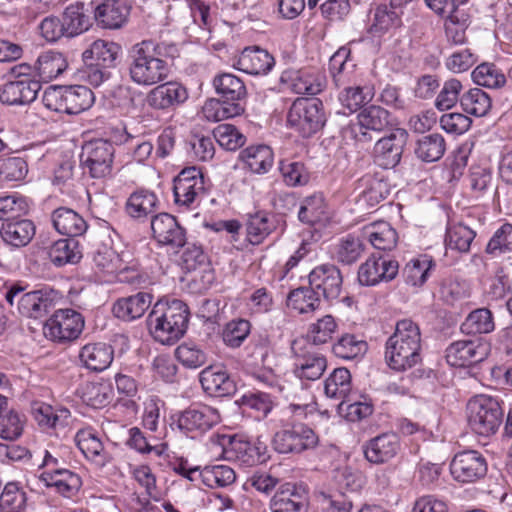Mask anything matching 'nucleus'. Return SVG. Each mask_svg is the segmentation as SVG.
I'll return each mask as SVG.
<instances>
[{"label":"nucleus","mask_w":512,"mask_h":512,"mask_svg":"<svg viewBox=\"0 0 512 512\" xmlns=\"http://www.w3.org/2000/svg\"><path fill=\"white\" fill-rule=\"evenodd\" d=\"M356 120L358 132L354 130V137L361 142L371 141L372 137L369 132L380 133L393 125L391 113L375 104L362 108L358 112Z\"/></svg>","instance_id":"18"},{"label":"nucleus","mask_w":512,"mask_h":512,"mask_svg":"<svg viewBox=\"0 0 512 512\" xmlns=\"http://www.w3.org/2000/svg\"><path fill=\"white\" fill-rule=\"evenodd\" d=\"M205 179L200 168L182 169L173 179V202L178 212L197 208L205 194Z\"/></svg>","instance_id":"8"},{"label":"nucleus","mask_w":512,"mask_h":512,"mask_svg":"<svg viewBox=\"0 0 512 512\" xmlns=\"http://www.w3.org/2000/svg\"><path fill=\"white\" fill-rule=\"evenodd\" d=\"M41 89L40 81L11 80L0 90V100L8 105H25L33 102Z\"/></svg>","instance_id":"32"},{"label":"nucleus","mask_w":512,"mask_h":512,"mask_svg":"<svg viewBox=\"0 0 512 512\" xmlns=\"http://www.w3.org/2000/svg\"><path fill=\"white\" fill-rule=\"evenodd\" d=\"M385 361L396 372L410 370L422 362V334L412 319L396 322L393 334L386 340Z\"/></svg>","instance_id":"2"},{"label":"nucleus","mask_w":512,"mask_h":512,"mask_svg":"<svg viewBox=\"0 0 512 512\" xmlns=\"http://www.w3.org/2000/svg\"><path fill=\"white\" fill-rule=\"evenodd\" d=\"M213 445L221 448V457L227 461L253 467L266 461L267 447L260 441H251L240 435L216 433L210 437Z\"/></svg>","instance_id":"4"},{"label":"nucleus","mask_w":512,"mask_h":512,"mask_svg":"<svg viewBox=\"0 0 512 512\" xmlns=\"http://www.w3.org/2000/svg\"><path fill=\"white\" fill-rule=\"evenodd\" d=\"M342 87L338 100L350 114L360 111L374 97L373 89L368 86L347 84Z\"/></svg>","instance_id":"52"},{"label":"nucleus","mask_w":512,"mask_h":512,"mask_svg":"<svg viewBox=\"0 0 512 512\" xmlns=\"http://www.w3.org/2000/svg\"><path fill=\"white\" fill-rule=\"evenodd\" d=\"M365 250L363 241L355 235L348 234L333 246V257L340 263L351 265L358 261Z\"/></svg>","instance_id":"56"},{"label":"nucleus","mask_w":512,"mask_h":512,"mask_svg":"<svg viewBox=\"0 0 512 512\" xmlns=\"http://www.w3.org/2000/svg\"><path fill=\"white\" fill-rule=\"evenodd\" d=\"M401 443L397 434L382 433L370 439L363 446L365 458L373 464H382L393 459L400 451Z\"/></svg>","instance_id":"26"},{"label":"nucleus","mask_w":512,"mask_h":512,"mask_svg":"<svg viewBox=\"0 0 512 512\" xmlns=\"http://www.w3.org/2000/svg\"><path fill=\"white\" fill-rule=\"evenodd\" d=\"M62 21L66 29V37H76L92 26L91 17L84 2L76 1L69 4L62 13Z\"/></svg>","instance_id":"42"},{"label":"nucleus","mask_w":512,"mask_h":512,"mask_svg":"<svg viewBox=\"0 0 512 512\" xmlns=\"http://www.w3.org/2000/svg\"><path fill=\"white\" fill-rule=\"evenodd\" d=\"M199 381L204 392L212 397H230L237 391L235 381L222 366L204 368L199 374Z\"/></svg>","instance_id":"22"},{"label":"nucleus","mask_w":512,"mask_h":512,"mask_svg":"<svg viewBox=\"0 0 512 512\" xmlns=\"http://www.w3.org/2000/svg\"><path fill=\"white\" fill-rule=\"evenodd\" d=\"M466 413L470 429L483 437L497 433L504 415L501 402L485 394L473 396L467 403Z\"/></svg>","instance_id":"5"},{"label":"nucleus","mask_w":512,"mask_h":512,"mask_svg":"<svg viewBox=\"0 0 512 512\" xmlns=\"http://www.w3.org/2000/svg\"><path fill=\"white\" fill-rule=\"evenodd\" d=\"M201 483L211 489L226 488L236 481V472L225 464L205 465L199 472Z\"/></svg>","instance_id":"49"},{"label":"nucleus","mask_w":512,"mask_h":512,"mask_svg":"<svg viewBox=\"0 0 512 512\" xmlns=\"http://www.w3.org/2000/svg\"><path fill=\"white\" fill-rule=\"evenodd\" d=\"M121 50V46L113 41L97 39L83 51L82 60L86 64L111 68L115 66Z\"/></svg>","instance_id":"33"},{"label":"nucleus","mask_w":512,"mask_h":512,"mask_svg":"<svg viewBox=\"0 0 512 512\" xmlns=\"http://www.w3.org/2000/svg\"><path fill=\"white\" fill-rule=\"evenodd\" d=\"M66 114L77 115L92 107L93 91L85 85L65 86Z\"/></svg>","instance_id":"53"},{"label":"nucleus","mask_w":512,"mask_h":512,"mask_svg":"<svg viewBox=\"0 0 512 512\" xmlns=\"http://www.w3.org/2000/svg\"><path fill=\"white\" fill-rule=\"evenodd\" d=\"M75 442L84 457L97 468H102L111 462L112 456L105 449L98 432L92 427L79 429Z\"/></svg>","instance_id":"23"},{"label":"nucleus","mask_w":512,"mask_h":512,"mask_svg":"<svg viewBox=\"0 0 512 512\" xmlns=\"http://www.w3.org/2000/svg\"><path fill=\"white\" fill-rule=\"evenodd\" d=\"M512 252V224H502L489 239L485 250V267L496 264V259Z\"/></svg>","instance_id":"43"},{"label":"nucleus","mask_w":512,"mask_h":512,"mask_svg":"<svg viewBox=\"0 0 512 512\" xmlns=\"http://www.w3.org/2000/svg\"><path fill=\"white\" fill-rule=\"evenodd\" d=\"M308 506L306 490L291 482L282 484L269 502L271 512H307Z\"/></svg>","instance_id":"20"},{"label":"nucleus","mask_w":512,"mask_h":512,"mask_svg":"<svg viewBox=\"0 0 512 512\" xmlns=\"http://www.w3.org/2000/svg\"><path fill=\"white\" fill-rule=\"evenodd\" d=\"M272 444L281 454H300L315 449L319 444V436L307 424L295 422L277 431Z\"/></svg>","instance_id":"9"},{"label":"nucleus","mask_w":512,"mask_h":512,"mask_svg":"<svg viewBox=\"0 0 512 512\" xmlns=\"http://www.w3.org/2000/svg\"><path fill=\"white\" fill-rule=\"evenodd\" d=\"M492 312L487 308H479L472 311L461 325V331L465 334H486L494 330Z\"/></svg>","instance_id":"64"},{"label":"nucleus","mask_w":512,"mask_h":512,"mask_svg":"<svg viewBox=\"0 0 512 512\" xmlns=\"http://www.w3.org/2000/svg\"><path fill=\"white\" fill-rule=\"evenodd\" d=\"M85 321L81 313L74 309H58L44 325V335L60 344L72 342L79 338Z\"/></svg>","instance_id":"10"},{"label":"nucleus","mask_w":512,"mask_h":512,"mask_svg":"<svg viewBox=\"0 0 512 512\" xmlns=\"http://www.w3.org/2000/svg\"><path fill=\"white\" fill-rule=\"evenodd\" d=\"M274 65V57L259 46L245 47L233 64L237 70L254 76L267 75Z\"/></svg>","instance_id":"24"},{"label":"nucleus","mask_w":512,"mask_h":512,"mask_svg":"<svg viewBox=\"0 0 512 512\" xmlns=\"http://www.w3.org/2000/svg\"><path fill=\"white\" fill-rule=\"evenodd\" d=\"M398 262L385 256H370L358 269V280L361 285L375 286L387 282L398 274Z\"/></svg>","instance_id":"21"},{"label":"nucleus","mask_w":512,"mask_h":512,"mask_svg":"<svg viewBox=\"0 0 512 512\" xmlns=\"http://www.w3.org/2000/svg\"><path fill=\"white\" fill-rule=\"evenodd\" d=\"M35 234L36 226L34 222L25 218L3 222L0 228L1 239L12 248L27 246Z\"/></svg>","instance_id":"30"},{"label":"nucleus","mask_w":512,"mask_h":512,"mask_svg":"<svg viewBox=\"0 0 512 512\" xmlns=\"http://www.w3.org/2000/svg\"><path fill=\"white\" fill-rule=\"evenodd\" d=\"M446 151L445 138L439 133L424 135L416 142L415 155L423 162L440 160Z\"/></svg>","instance_id":"54"},{"label":"nucleus","mask_w":512,"mask_h":512,"mask_svg":"<svg viewBox=\"0 0 512 512\" xmlns=\"http://www.w3.org/2000/svg\"><path fill=\"white\" fill-rule=\"evenodd\" d=\"M114 158L113 145L105 140L91 141L83 147L81 162L87 173L95 179L111 175Z\"/></svg>","instance_id":"13"},{"label":"nucleus","mask_w":512,"mask_h":512,"mask_svg":"<svg viewBox=\"0 0 512 512\" xmlns=\"http://www.w3.org/2000/svg\"><path fill=\"white\" fill-rule=\"evenodd\" d=\"M189 317V308L183 301L162 298L148 316L150 333L157 342L172 345L186 333Z\"/></svg>","instance_id":"3"},{"label":"nucleus","mask_w":512,"mask_h":512,"mask_svg":"<svg viewBox=\"0 0 512 512\" xmlns=\"http://www.w3.org/2000/svg\"><path fill=\"white\" fill-rule=\"evenodd\" d=\"M365 235L375 249L382 251L392 250L398 241L396 230L386 221H377L367 225Z\"/></svg>","instance_id":"48"},{"label":"nucleus","mask_w":512,"mask_h":512,"mask_svg":"<svg viewBox=\"0 0 512 512\" xmlns=\"http://www.w3.org/2000/svg\"><path fill=\"white\" fill-rule=\"evenodd\" d=\"M171 426L192 439L198 438L221 422L217 408L206 404H192L171 416Z\"/></svg>","instance_id":"7"},{"label":"nucleus","mask_w":512,"mask_h":512,"mask_svg":"<svg viewBox=\"0 0 512 512\" xmlns=\"http://www.w3.org/2000/svg\"><path fill=\"white\" fill-rule=\"evenodd\" d=\"M121 259L122 253L118 254L107 246H102L97 249L92 259V270L94 276L100 282H114Z\"/></svg>","instance_id":"41"},{"label":"nucleus","mask_w":512,"mask_h":512,"mask_svg":"<svg viewBox=\"0 0 512 512\" xmlns=\"http://www.w3.org/2000/svg\"><path fill=\"white\" fill-rule=\"evenodd\" d=\"M68 67L66 57L57 51H46L39 55L35 62V75L41 82H49L57 78Z\"/></svg>","instance_id":"44"},{"label":"nucleus","mask_w":512,"mask_h":512,"mask_svg":"<svg viewBox=\"0 0 512 512\" xmlns=\"http://www.w3.org/2000/svg\"><path fill=\"white\" fill-rule=\"evenodd\" d=\"M188 99V91L178 82L157 84L147 94V103L158 110H167L183 104Z\"/></svg>","instance_id":"27"},{"label":"nucleus","mask_w":512,"mask_h":512,"mask_svg":"<svg viewBox=\"0 0 512 512\" xmlns=\"http://www.w3.org/2000/svg\"><path fill=\"white\" fill-rule=\"evenodd\" d=\"M290 88L296 94L317 95L325 87L324 78L314 70L301 69L291 74Z\"/></svg>","instance_id":"47"},{"label":"nucleus","mask_w":512,"mask_h":512,"mask_svg":"<svg viewBox=\"0 0 512 512\" xmlns=\"http://www.w3.org/2000/svg\"><path fill=\"white\" fill-rule=\"evenodd\" d=\"M446 361L454 367H468L483 361L489 354V345L480 338L458 340L446 348Z\"/></svg>","instance_id":"15"},{"label":"nucleus","mask_w":512,"mask_h":512,"mask_svg":"<svg viewBox=\"0 0 512 512\" xmlns=\"http://www.w3.org/2000/svg\"><path fill=\"white\" fill-rule=\"evenodd\" d=\"M293 373L301 380L315 381L327 368L326 357L311 344L294 341L292 345Z\"/></svg>","instance_id":"12"},{"label":"nucleus","mask_w":512,"mask_h":512,"mask_svg":"<svg viewBox=\"0 0 512 512\" xmlns=\"http://www.w3.org/2000/svg\"><path fill=\"white\" fill-rule=\"evenodd\" d=\"M239 158L243 168L254 174H266L273 167L274 153L264 144L251 145L240 152Z\"/></svg>","instance_id":"39"},{"label":"nucleus","mask_w":512,"mask_h":512,"mask_svg":"<svg viewBox=\"0 0 512 512\" xmlns=\"http://www.w3.org/2000/svg\"><path fill=\"white\" fill-rule=\"evenodd\" d=\"M352 388L351 374L347 368H336L325 380V394L330 398L344 401L350 396Z\"/></svg>","instance_id":"61"},{"label":"nucleus","mask_w":512,"mask_h":512,"mask_svg":"<svg viewBox=\"0 0 512 512\" xmlns=\"http://www.w3.org/2000/svg\"><path fill=\"white\" fill-rule=\"evenodd\" d=\"M23 288L19 285H12L5 294L6 301L12 306L14 299L21 294L18 300V311L20 314L30 318L41 316L47 307V299L41 291H31L22 294Z\"/></svg>","instance_id":"31"},{"label":"nucleus","mask_w":512,"mask_h":512,"mask_svg":"<svg viewBox=\"0 0 512 512\" xmlns=\"http://www.w3.org/2000/svg\"><path fill=\"white\" fill-rule=\"evenodd\" d=\"M476 232L463 223L449 224L446 229L445 245L448 249L461 253L468 252Z\"/></svg>","instance_id":"62"},{"label":"nucleus","mask_w":512,"mask_h":512,"mask_svg":"<svg viewBox=\"0 0 512 512\" xmlns=\"http://www.w3.org/2000/svg\"><path fill=\"white\" fill-rule=\"evenodd\" d=\"M212 85L220 98L229 104L238 103L245 112L247 89L240 77L228 72L219 73L213 78Z\"/></svg>","instance_id":"28"},{"label":"nucleus","mask_w":512,"mask_h":512,"mask_svg":"<svg viewBox=\"0 0 512 512\" xmlns=\"http://www.w3.org/2000/svg\"><path fill=\"white\" fill-rule=\"evenodd\" d=\"M298 218L301 222L315 225L328 219L327 204L321 194L306 197L300 206Z\"/></svg>","instance_id":"59"},{"label":"nucleus","mask_w":512,"mask_h":512,"mask_svg":"<svg viewBox=\"0 0 512 512\" xmlns=\"http://www.w3.org/2000/svg\"><path fill=\"white\" fill-rule=\"evenodd\" d=\"M276 398L260 390L248 391L239 399V405L244 412L260 420L268 416L275 406Z\"/></svg>","instance_id":"46"},{"label":"nucleus","mask_w":512,"mask_h":512,"mask_svg":"<svg viewBox=\"0 0 512 512\" xmlns=\"http://www.w3.org/2000/svg\"><path fill=\"white\" fill-rule=\"evenodd\" d=\"M488 471L487 460L477 450H463L454 455L450 462V473L459 483H475L484 478Z\"/></svg>","instance_id":"14"},{"label":"nucleus","mask_w":512,"mask_h":512,"mask_svg":"<svg viewBox=\"0 0 512 512\" xmlns=\"http://www.w3.org/2000/svg\"><path fill=\"white\" fill-rule=\"evenodd\" d=\"M163 44L142 40L128 51V76L138 86L150 87L164 82L170 65L162 55Z\"/></svg>","instance_id":"1"},{"label":"nucleus","mask_w":512,"mask_h":512,"mask_svg":"<svg viewBox=\"0 0 512 512\" xmlns=\"http://www.w3.org/2000/svg\"><path fill=\"white\" fill-rule=\"evenodd\" d=\"M160 202L156 193L147 188H138L126 200L125 212L134 219H145L154 214Z\"/></svg>","instance_id":"35"},{"label":"nucleus","mask_w":512,"mask_h":512,"mask_svg":"<svg viewBox=\"0 0 512 512\" xmlns=\"http://www.w3.org/2000/svg\"><path fill=\"white\" fill-rule=\"evenodd\" d=\"M131 9L129 0H103L95 7L94 18L103 28L119 29L127 23Z\"/></svg>","instance_id":"25"},{"label":"nucleus","mask_w":512,"mask_h":512,"mask_svg":"<svg viewBox=\"0 0 512 512\" xmlns=\"http://www.w3.org/2000/svg\"><path fill=\"white\" fill-rule=\"evenodd\" d=\"M460 105L466 114L483 117L492 108L490 95L480 88H471L460 98Z\"/></svg>","instance_id":"58"},{"label":"nucleus","mask_w":512,"mask_h":512,"mask_svg":"<svg viewBox=\"0 0 512 512\" xmlns=\"http://www.w3.org/2000/svg\"><path fill=\"white\" fill-rule=\"evenodd\" d=\"M51 222L54 229L67 237H78L83 235L87 228L84 218L68 207H58L51 213Z\"/></svg>","instance_id":"37"},{"label":"nucleus","mask_w":512,"mask_h":512,"mask_svg":"<svg viewBox=\"0 0 512 512\" xmlns=\"http://www.w3.org/2000/svg\"><path fill=\"white\" fill-rule=\"evenodd\" d=\"M29 209L28 198L17 192L0 197V220L3 222L23 218L28 214Z\"/></svg>","instance_id":"60"},{"label":"nucleus","mask_w":512,"mask_h":512,"mask_svg":"<svg viewBox=\"0 0 512 512\" xmlns=\"http://www.w3.org/2000/svg\"><path fill=\"white\" fill-rule=\"evenodd\" d=\"M408 133L403 128H395L379 139L373 149L374 161L385 169L394 168L401 160Z\"/></svg>","instance_id":"17"},{"label":"nucleus","mask_w":512,"mask_h":512,"mask_svg":"<svg viewBox=\"0 0 512 512\" xmlns=\"http://www.w3.org/2000/svg\"><path fill=\"white\" fill-rule=\"evenodd\" d=\"M319 294L309 287L292 290L287 297V305L299 314L314 312L320 306Z\"/></svg>","instance_id":"63"},{"label":"nucleus","mask_w":512,"mask_h":512,"mask_svg":"<svg viewBox=\"0 0 512 512\" xmlns=\"http://www.w3.org/2000/svg\"><path fill=\"white\" fill-rule=\"evenodd\" d=\"M322 101L318 98H297L287 113V125L302 137L308 138L320 131L326 123Z\"/></svg>","instance_id":"6"},{"label":"nucleus","mask_w":512,"mask_h":512,"mask_svg":"<svg viewBox=\"0 0 512 512\" xmlns=\"http://www.w3.org/2000/svg\"><path fill=\"white\" fill-rule=\"evenodd\" d=\"M356 64L351 58V50L340 47L329 60V72L337 87L354 83Z\"/></svg>","instance_id":"40"},{"label":"nucleus","mask_w":512,"mask_h":512,"mask_svg":"<svg viewBox=\"0 0 512 512\" xmlns=\"http://www.w3.org/2000/svg\"><path fill=\"white\" fill-rule=\"evenodd\" d=\"M82 365L95 372L107 369L114 359V349L103 342L88 343L79 352Z\"/></svg>","instance_id":"36"},{"label":"nucleus","mask_w":512,"mask_h":512,"mask_svg":"<svg viewBox=\"0 0 512 512\" xmlns=\"http://www.w3.org/2000/svg\"><path fill=\"white\" fill-rule=\"evenodd\" d=\"M410 0H389L371 10L369 33L374 37L393 36L403 26L405 4Z\"/></svg>","instance_id":"11"},{"label":"nucleus","mask_w":512,"mask_h":512,"mask_svg":"<svg viewBox=\"0 0 512 512\" xmlns=\"http://www.w3.org/2000/svg\"><path fill=\"white\" fill-rule=\"evenodd\" d=\"M436 264L427 254L411 259L403 269L405 283L413 287H421L428 280Z\"/></svg>","instance_id":"51"},{"label":"nucleus","mask_w":512,"mask_h":512,"mask_svg":"<svg viewBox=\"0 0 512 512\" xmlns=\"http://www.w3.org/2000/svg\"><path fill=\"white\" fill-rule=\"evenodd\" d=\"M368 350V344L362 336L344 333L332 345L333 354L343 360H353L363 357Z\"/></svg>","instance_id":"50"},{"label":"nucleus","mask_w":512,"mask_h":512,"mask_svg":"<svg viewBox=\"0 0 512 512\" xmlns=\"http://www.w3.org/2000/svg\"><path fill=\"white\" fill-rule=\"evenodd\" d=\"M278 221L274 214L257 211L249 214L245 221L246 241L258 246L262 244L277 228Z\"/></svg>","instance_id":"29"},{"label":"nucleus","mask_w":512,"mask_h":512,"mask_svg":"<svg viewBox=\"0 0 512 512\" xmlns=\"http://www.w3.org/2000/svg\"><path fill=\"white\" fill-rule=\"evenodd\" d=\"M76 237L60 239L53 243L49 250V258L56 266L77 263L81 257V251Z\"/></svg>","instance_id":"57"},{"label":"nucleus","mask_w":512,"mask_h":512,"mask_svg":"<svg viewBox=\"0 0 512 512\" xmlns=\"http://www.w3.org/2000/svg\"><path fill=\"white\" fill-rule=\"evenodd\" d=\"M153 296L150 293L138 292L135 295L118 299L112 308L116 318L132 321L144 315L151 306Z\"/></svg>","instance_id":"38"},{"label":"nucleus","mask_w":512,"mask_h":512,"mask_svg":"<svg viewBox=\"0 0 512 512\" xmlns=\"http://www.w3.org/2000/svg\"><path fill=\"white\" fill-rule=\"evenodd\" d=\"M31 414L37 424L43 429H56L68 425L71 412L66 407L54 408L40 400L31 402Z\"/></svg>","instance_id":"34"},{"label":"nucleus","mask_w":512,"mask_h":512,"mask_svg":"<svg viewBox=\"0 0 512 512\" xmlns=\"http://www.w3.org/2000/svg\"><path fill=\"white\" fill-rule=\"evenodd\" d=\"M203 118L209 122H220L243 114V108L238 104H229L222 98H209L202 106Z\"/></svg>","instance_id":"55"},{"label":"nucleus","mask_w":512,"mask_h":512,"mask_svg":"<svg viewBox=\"0 0 512 512\" xmlns=\"http://www.w3.org/2000/svg\"><path fill=\"white\" fill-rule=\"evenodd\" d=\"M42 483L45 487L53 489L63 497L71 499L81 489L82 479L77 473L69 469H63L55 474H46Z\"/></svg>","instance_id":"45"},{"label":"nucleus","mask_w":512,"mask_h":512,"mask_svg":"<svg viewBox=\"0 0 512 512\" xmlns=\"http://www.w3.org/2000/svg\"><path fill=\"white\" fill-rule=\"evenodd\" d=\"M153 238L161 246L180 249L186 244V230L168 213H159L151 220Z\"/></svg>","instance_id":"19"},{"label":"nucleus","mask_w":512,"mask_h":512,"mask_svg":"<svg viewBox=\"0 0 512 512\" xmlns=\"http://www.w3.org/2000/svg\"><path fill=\"white\" fill-rule=\"evenodd\" d=\"M309 285L327 301L339 298L343 276L340 269L332 263H323L314 267L308 275Z\"/></svg>","instance_id":"16"}]
</instances>
